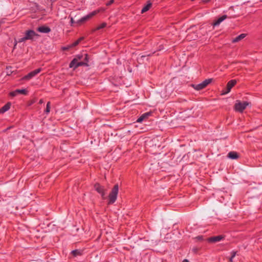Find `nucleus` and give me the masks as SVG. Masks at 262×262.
Returning a JSON list of instances; mask_svg holds the SVG:
<instances>
[{"instance_id": "obj_1", "label": "nucleus", "mask_w": 262, "mask_h": 262, "mask_svg": "<svg viewBox=\"0 0 262 262\" xmlns=\"http://www.w3.org/2000/svg\"><path fill=\"white\" fill-rule=\"evenodd\" d=\"M39 35L37 34L34 31L32 30H27L25 33L24 37L18 38V42H24L27 40H33L34 37H38Z\"/></svg>"}, {"instance_id": "obj_2", "label": "nucleus", "mask_w": 262, "mask_h": 262, "mask_svg": "<svg viewBox=\"0 0 262 262\" xmlns=\"http://www.w3.org/2000/svg\"><path fill=\"white\" fill-rule=\"evenodd\" d=\"M119 191V186L118 184H116L112 190H111V192H110L109 195H108V199L109 204H114L115 201L117 200V195Z\"/></svg>"}, {"instance_id": "obj_3", "label": "nucleus", "mask_w": 262, "mask_h": 262, "mask_svg": "<svg viewBox=\"0 0 262 262\" xmlns=\"http://www.w3.org/2000/svg\"><path fill=\"white\" fill-rule=\"evenodd\" d=\"M99 12H100L99 10H96L95 11H93V12L90 13L88 15L82 17V18H81L80 19L76 21V23H77V24H81L88 20L89 19L91 18L92 17L95 16L97 14H98Z\"/></svg>"}, {"instance_id": "obj_4", "label": "nucleus", "mask_w": 262, "mask_h": 262, "mask_svg": "<svg viewBox=\"0 0 262 262\" xmlns=\"http://www.w3.org/2000/svg\"><path fill=\"white\" fill-rule=\"evenodd\" d=\"M248 105L249 103L247 102H242L237 100L234 105V109L236 111L242 113Z\"/></svg>"}, {"instance_id": "obj_5", "label": "nucleus", "mask_w": 262, "mask_h": 262, "mask_svg": "<svg viewBox=\"0 0 262 262\" xmlns=\"http://www.w3.org/2000/svg\"><path fill=\"white\" fill-rule=\"evenodd\" d=\"M94 188L98 193L101 194L103 198H104L105 195V189L103 186L100 185L99 183H96L94 185Z\"/></svg>"}, {"instance_id": "obj_6", "label": "nucleus", "mask_w": 262, "mask_h": 262, "mask_svg": "<svg viewBox=\"0 0 262 262\" xmlns=\"http://www.w3.org/2000/svg\"><path fill=\"white\" fill-rule=\"evenodd\" d=\"M41 71V68H38L37 69H36L33 71H31L29 73H28L27 75L23 77V79L24 80H29L31 78H32L33 77L35 76L37 74L39 73Z\"/></svg>"}, {"instance_id": "obj_7", "label": "nucleus", "mask_w": 262, "mask_h": 262, "mask_svg": "<svg viewBox=\"0 0 262 262\" xmlns=\"http://www.w3.org/2000/svg\"><path fill=\"white\" fill-rule=\"evenodd\" d=\"M236 83V81L235 80H230L227 84V91L225 92H224L223 94H225L228 93H229L230 91L232 88L234 86V85Z\"/></svg>"}, {"instance_id": "obj_8", "label": "nucleus", "mask_w": 262, "mask_h": 262, "mask_svg": "<svg viewBox=\"0 0 262 262\" xmlns=\"http://www.w3.org/2000/svg\"><path fill=\"white\" fill-rule=\"evenodd\" d=\"M37 31L42 33H48L51 31V29L46 26H40L37 29Z\"/></svg>"}, {"instance_id": "obj_9", "label": "nucleus", "mask_w": 262, "mask_h": 262, "mask_svg": "<svg viewBox=\"0 0 262 262\" xmlns=\"http://www.w3.org/2000/svg\"><path fill=\"white\" fill-rule=\"evenodd\" d=\"M227 17V16L226 15H224L219 18L215 21H214L212 25L213 26H219L223 21H224L225 19H226Z\"/></svg>"}, {"instance_id": "obj_10", "label": "nucleus", "mask_w": 262, "mask_h": 262, "mask_svg": "<svg viewBox=\"0 0 262 262\" xmlns=\"http://www.w3.org/2000/svg\"><path fill=\"white\" fill-rule=\"evenodd\" d=\"M84 60H85L84 61L78 62V63H77L76 67L78 68L79 67L83 66H88V62L89 60H88V56L86 54H85Z\"/></svg>"}, {"instance_id": "obj_11", "label": "nucleus", "mask_w": 262, "mask_h": 262, "mask_svg": "<svg viewBox=\"0 0 262 262\" xmlns=\"http://www.w3.org/2000/svg\"><path fill=\"white\" fill-rule=\"evenodd\" d=\"M246 36V34L242 33L232 39V42L233 43L238 42L244 39Z\"/></svg>"}, {"instance_id": "obj_12", "label": "nucleus", "mask_w": 262, "mask_h": 262, "mask_svg": "<svg viewBox=\"0 0 262 262\" xmlns=\"http://www.w3.org/2000/svg\"><path fill=\"white\" fill-rule=\"evenodd\" d=\"M11 103L10 102L7 103L4 105L2 107L0 108V113H4L8 111L10 108Z\"/></svg>"}, {"instance_id": "obj_13", "label": "nucleus", "mask_w": 262, "mask_h": 262, "mask_svg": "<svg viewBox=\"0 0 262 262\" xmlns=\"http://www.w3.org/2000/svg\"><path fill=\"white\" fill-rule=\"evenodd\" d=\"M223 238V237L221 235H218L216 236H213L209 238V241L210 242H217L220 241Z\"/></svg>"}, {"instance_id": "obj_14", "label": "nucleus", "mask_w": 262, "mask_h": 262, "mask_svg": "<svg viewBox=\"0 0 262 262\" xmlns=\"http://www.w3.org/2000/svg\"><path fill=\"white\" fill-rule=\"evenodd\" d=\"M77 63H78L77 58H74L70 63L69 67L70 68H73L74 69H75L77 68L76 66Z\"/></svg>"}, {"instance_id": "obj_15", "label": "nucleus", "mask_w": 262, "mask_h": 262, "mask_svg": "<svg viewBox=\"0 0 262 262\" xmlns=\"http://www.w3.org/2000/svg\"><path fill=\"white\" fill-rule=\"evenodd\" d=\"M150 115V113H145L142 115L137 120V122H141L145 118H147Z\"/></svg>"}, {"instance_id": "obj_16", "label": "nucleus", "mask_w": 262, "mask_h": 262, "mask_svg": "<svg viewBox=\"0 0 262 262\" xmlns=\"http://www.w3.org/2000/svg\"><path fill=\"white\" fill-rule=\"evenodd\" d=\"M228 157L231 159H236L238 157L237 154L234 151L229 152Z\"/></svg>"}, {"instance_id": "obj_17", "label": "nucleus", "mask_w": 262, "mask_h": 262, "mask_svg": "<svg viewBox=\"0 0 262 262\" xmlns=\"http://www.w3.org/2000/svg\"><path fill=\"white\" fill-rule=\"evenodd\" d=\"M151 6V3L149 2L142 8L141 10V13H143L147 11L150 8Z\"/></svg>"}, {"instance_id": "obj_18", "label": "nucleus", "mask_w": 262, "mask_h": 262, "mask_svg": "<svg viewBox=\"0 0 262 262\" xmlns=\"http://www.w3.org/2000/svg\"><path fill=\"white\" fill-rule=\"evenodd\" d=\"M192 86L195 90L198 91L202 90L205 88L204 86L202 85V83H200L198 84H192Z\"/></svg>"}, {"instance_id": "obj_19", "label": "nucleus", "mask_w": 262, "mask_h": 262, "mask_svg": "<svg viewBox=\"0 0 262 262\" xmlns=\"http://www.w3.org/2000/svg\"><path fill=\"white\" fill-rule=\"evenodd\" d=\"M71 254L74 256H77L78 255H81L82 254V252L80 250L76 249V250H74L72 251Z\"/></svg>"}, {"instance_id": "obj_20", "label": "nucleus", "mask_w": 262, "mask_h": 262, "mask_svg": "<svg viewBox=\"0 0 262 262\" xmlns=\"http://www.w3.org/2000/svg\"><path fill=\"white\" fill-rule=\"evenodd\" d=\"M211 79H207L202 82V85L205 88L208 84L211 82Z\"/></svg>"}, {"instance_id": "obj_21", "label": "nucleus", "mask_w": 262, "mask_h": 262, "mask_svg": "<svg viewBox=\"0 0 262 262\" xmlns=\"http://www.w3.org/2000/svg\"><path fill=\"white\" fill-rule=\"evenodd\" d=\"M16 92L18 94H21L23 95H26L27 94V91L26 89H17L16 90Z\"/></svg>"}, {"instance_id": "obj_22", "label": "nucleus", "mask_w": 262, "mask_h": 262, "mask_svg": "<svg viewBox=\"0 0 262 262\" xmlns=\"http://www.w3.org/2000/svg\"><path fill=\"white\" fill-rule=\"evenodd\" d=\"M106 26V23H102L101 24H100L99 26H98L95 29V30H100L101 29H103L104 28V27H105Z\"/></svg>"}, {"instance_id": "obj_23", "label": "nucleus", "mask_w": 262, "mask_h": 262, "mask_svg": "<svg viewBox=\"0 0 262 262\" xmlns=\"http://www.w3.org/2000/svg\"><path fill=\"white\" fill-rule=\"evenodd\" d=\"M50 111V102H48L47 104L46 108L45 111V113L48 114Z\"/></svg>"}, {"instance_id": "obj_24", "label": "nucleus", "mask_w": 262, "mask_h": 262, "mask_svg": "<svg viewBox=\"0 0 262 262\" xmlns=\"http://www.w3.org/2000/svg\"><path fill=\"white\" fill-rule=\"evenodd\" d=\"M12 68L11 67H7V75L10 76L13 73V71L11 70Z\"/></svg>"}, {"instance_id": "obj_25", "label": "nucleus", "mask_w": 262, "mask_h": 262, "mask_svg": "<svg viewBox=\"0 0 262 262\" xmlns=\"http://www.w3.org/2000/svg\"><path fill=\"white\" fill-rule=\"evenodd\" d=\"M236 254V252L232 251V252H231V256L230 257V258L229 259V262H233V259L235 256Z\"/></svg>"}, {"instance_id": "obj_26", "label": "nucleus", "mask_w": 262, "mask_h": 262, "mask_svg": "<svg viewBox=\"0 0 262 262\" xmlns=\"http://www.w3.org/2000/svg\"><path fill=\"white\" fill-rule=\"evenodd\" d=\"M10 94L11 96L14 97L16 96L18 93L16 92V90H15L14 91L11 92Z\"/></svg>"}, {"instance_id": "obj_27", "label": "nucleus", "mask_w": 262, "mask_h": 262, "mask_svg": "<svg viewBox=\"0 0 262 262\" xmlns=\"http://www.w3.org/2000/svg\"><path fill=\"white\" fill-rule=\"evenodd\" d=\"M70 22L71 24V25H73L75 23H77L76 21H75L73 17H71Z\"/></svg>"}, {"instance_id": "obj_28", "label": "nucleus", "mask_w": 262, "mask_h": 262, "mask_svg": "<svg viewBox=\"0 0 262 262\" xmlns=\"http://www.w3.org/2000/svg\"><path fill=\"white\" fill-rule=\"evenodd\" d=\"M79 43V40H76V41H75L73 45H72V46L73 47H75L76 46H77V45H78Z\"/></svg>"}, {"instance_id": "obj_29", "label": "nucleus", "mask_w": 262, "mask_h": 262, "mask_svg": "<svg viewBox=\"0 0 262 262\" xmlns=\"http://www.w3.org/2000/svg\"><path fill=\"white\" fill-rule=\"evenodd\" d=\"M82 56L80 55H77L75 58H77L78 60H80L82 58Z\"/></svg>"}, {"instance_id": "obj_30", "label": "nucleus", "mask_w": 262, "mask_h": 262, "mask_svg": "<svg viewBox=\"0 0 262 262\" xmlns=\"http://www.w3.org/2000/svg\"><path fill=\"white\" fill-rule=\"evenodd\" d=\"M114 0H111L110 1H109L108 2V3L107 4V5L109 6V5H111L112 4H113L114 3Z\"/></svg>"}, {"instance_id": "obj_31", "label": "nucleus", "mask_w": 262, "mask_h": 262, "mask_svg": "<svg viewBox=\"0 0 262 262\" xmlns=\"http://www.w3.org/2000/svg\"><path fill=\"white\" fill-rule=\"evenodd\" d=\"M43 103V99H40V100H39V104H42V103Z\"/></svg>"}, {"instance_id": "obj_32", "label": "nucleus", "mask_w": 262, "mask_h": 262, "mask_svg": "<svg viewBox=\"0 0 262 262\" xmlns=\"http://www.w3.org/2000/svg\"><path fill=\"white\" fill-rule=\"evenodd\" d=\"M83 39V37L79 38L77 40H79V42Z\"/></svg>"}, {"instance_id": "obj_33", "label": "nucleus", "mask_w": 262, "mask_h": 262, "mask_svg": "<svg viewBox=\"0 0 262 262\" xmlns=\"http://www.w3.org/2000/svg\"><path fill=\"white\" fill-rule=\"evenodd\" d=\"M182 262H189L188 260L186 259H184Z\"/></svg>"}]
</instances>
